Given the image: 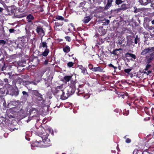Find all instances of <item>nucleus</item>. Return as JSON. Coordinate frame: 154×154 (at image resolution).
<instances>
[{"label": "nucleus", "mask_w": 154, "mask_h": 154, "mask_svg": "<svg viewBox=\"0 0 154 154\" xmlns=\"http://www.w3.org/2000/svg\"><path fill=\"white\" fill-rule=\"evenodd\" d=\"M81 70V72L84 75H85L87 74H88V73L87 71V69L85 67L84 68Z\"/></svg>", "instance_id": "28"}, {"label": "nucleus", "mask_w": 154, "mask_h": 154, "mask_svg": "<svg viewBox=\"0 0 154 154\" xmlns=\"http://www.w3.org/2000/svg\"><path fill=\"white\" fill-rule=\"evenodd\" d=\"M29 61L32 62L33 64H32V66H36L39 62V60L38 59V57H33L31 56L29 58Z\"/></svg>", "instance_id": "5"}, {"label": "nucleus", "mask_w": 154, "mask_h": 154, "mask_svg": "<svg viewBox=\"0 0 154 154\" xmlns=\"http://www.w3.org/2000/svg\"><path fill=\"white\" fill-rule=\"evenodd\" d=\"M4 9L3 8L0 7V12L1 13L2 12Z\"/></svg>", "instance_id": "63"}, {"label": "nucleus", "mask_w": 154, "mask_h": 154, "mask_svg": "<svg viewBox=\"0 0 154 154\" xmlns=\"http://www.w3.org/2000/svg\"><path fill=\"white\" fill-rule=\"evenodd\" d=\"M84 97L86 99H87L88 98L90 97V95L88 94H84L83 95Z\"/></svg>", "instance_id": "45"}, {"label": "nucleus", "mask_w": 154, "mask_h": 154, "mask_svg": "<svg viewBox=\"0 0 154 154\" xmlns=\"http://www.w3.org/2000/svg\"><path fill=\"white\" fill-rule=\"evenodd\" d=\"M38 82V81L37 82L35 80H34V81H31V82H30L29 83L31 84H32L35 85H36Z\"/></svg>", "instance_id": "40"}, {"label": "nucleus", "mask_w": 154, "mask_h": 154, "mask_svg": "<svg viewBox=\"0 0 154 154\" xmlns=\"http://www.w3.org/2000/svg\"><path fill=\"white\" fill-rule=\"evenodd\" d=\"M150 6L153 9H154V2L153 3V2H152L151 3Z\"/></svg>", "instance_id": "54"}, {"label": "nucleus", "mask_w": 154, "mask_h": 154, "mask_svg": "<svg viewBox=\"0 0 154 154\" xmlns=\"http://www.w3.org/2000/svg\"><path fill=\"white\" fill-rule=\"evenodd\" d=\"M112 2L113 0H107V3L104 9H108L111 6Z\"/></svg>", "instance_id": "15"}, {"label": "nucleus", "mask_w": 154, "mask_h": 154, "mask_svg": "<svg viewBox=\"0 0 154 154\" xmlns=\"http://www.w3.org/2000/svg\"><path fill=\"white\" fill-rule=\"evenodd\" d=\"M124 41V40L123 38H121V40L119 42V45H121L122 44V42Z\"/></svg>", "instance_id": "49"}, {"label": "nucleus", "mask_w": 154, "mask_h": 154, "mask_svg": "<svg viewBox=\"0 0 154 154\" xmlns=\"http://www.w3.org/2000/svg\"><path fill=\"white\" fill-rule=\"evenodd\" d=\"M126 54L129 55L130 57L133 58L134 59H135L136 58V56L134 54H131L129 53H126Z\"/></svg>", "instance_id": "33"}, {"label": "nucleus", "mask_w": 154, "mask_h": 154, "mask_svg": "<svg viewBox=\"0 0 154 154\" xmlns=\"http://www.w3.org/2000/svg\"><path fill=\"white\" fill-rule=\"evenodd\" d=\"M123 2L122 0H116L115 3L117 5H119Z\"/></svg>", "instance_id": "36"}, {"label": "nucleus", "mask_w": 154, "mask_h": 154, "mask_svg": "<svg viewBox=\"0 0 154 154\" xmlns=\"http://www.w3.org/2000/svg\"><path fill=\"white\" fill-rule=\"evenodd\" d=\"M41 142H42V140H39L38 139L36 140L35 141L36 143H40Z\"/></svg>", "instance_id": "56"}, {"label": "nucleus", "mask_w": 154, "mask_h": 154, "mask_svg": "<svg viewBox=\"0 0 154 154\" xmlns=\"http://www.w3.org/2000/svg\"><path fill=\"white\" fill-rule=\"evenodd\" d=\"M36 101L39 103H41V104L39 105L41 106H42L43 105L45 104V100L43 99L42 95H41L40 96H38V97H37L36 98Z\"/></svg>", "instance_id": "12"}, {"label": "nucleus", "mask_w": 154, "mask_h": 154, "mask_svg": "<svg viewBox=\"0 0 154 154\" xmlns=\"http://www.w3.org/2000/svg\"><path fill=\"white\" fill-rule=\"evenodd\" d=\"M49 52V49L48 48H46L45 49L44 51L42 52L41 55H42L43 56L46 57L48 55Z\"/></svg>", "instance_id": "17"}, {"label": "nucleus", "mask_w": 154, "mask_h": 154, "mask_svg": "<svg viewBox=\"0 0 154 154\" xmlns=\"http://www.w3.org/2000/svg\"><path fill=\"white\" fill-rule=\"evenodd\" d=\"M152 2H151V0H146V5L149 3H151Z\"/></svg>", "instance_id": "57"}, {"label": "nucleus", "mask_w": 154, "mask_h": 154, "mask_svg": "<svg viewBox=\"0 0 154 154\" xmlns=\"http://www.w3.org/2000/svg\"><path fill=\"white\" fill-rule=\"evenodd\" d=\"M9 32L10 33H14L15 30L14 29H9Z\"/></svg>", "instance_id": "50"}, {"label": "nucleus", "mask_w": 154, "mask_h": 154, "mask_svg": "<svg viewBox=\"0 0 154 154\" xmlns=\"http://www.w3.org/2000/svg\"><path fill=\"white\" fill-rule=\"evenodd\" d=\"M140 38L138 37V36L137 35L136 37L134 39V43L135 44H137L138 42V41H139Z\"/></svg>", "instance_id": "42"}, {"label": "nucleus", "mask_w": 154, "mask_h": 154, "mask_svg": "<svg viewBox=\"0 0 154 154\" xmlns=\"http://www.w3.org/2000/svg\"><path fill=\"white\" fill-rule=\"evenodd\" d=\"M85 83H83L82 84H80L79 85V88H82L85 85Z\"/></svg>", "instance_id": "48"}, {"label": "nucleus", "mask_w": 154, "mask_h": 154, "mask_svg": "<svg viewBox=\"0 0 154 154\" xmlns=\"http://www.w3.org/2000/svg\"><path fill=\"white\" fill-rule=\"evenodd\" d=\"M136 154H143V152H142L140 151H137L136 153Z\"/></svg>", "instance_id": "61"}, {"label": "nucleus", "mask_w": 154, "mask_h": 154, "mask_svg": "<svg viewBox=\"0 0 154 154\" xmlns=\"http://www.w3.org/2000/svg\"><path fill=\"white\" fill-rule=\"evenodd\" d=\"M41 139L44 143L43 146L44 147H48L51 145L50 140L47 136L43 135L41 137Z\"/></svg>", "instance_id": "3"}, {"label": "nucleus", "mask_w": 154, "mask_h": 154, "mask_svg": "<svg viewBox=\"0 0 154 154\" xmlns=\"http://www.w3.org/2000/svg\"><path fill=\"white\" fill-rule=\"evenodd\" d=\"M19 91L18 90H17V91H14L13 93V95H14L16 96H17L19 94Z\"/></svg>", "instance_id": "35"}, {"label": "nucleus", "mask_w": 154, "mask_h": 154, "mask_svg": "<svg viewBox=\"0 0 154 154\" xmlns=\"http://www.w3.org/2000/svg\"><path fill=\"white\" fill-rule=\"evenodd\" d=\"M77 92H76V93L78 95H82L83 96L85 91L84 90H82L81 88H78L77 89Z\"/></svg>", "instance_id": "19"}, {"label": "nucleus", "mask_w": 154, "mask_h": 154, "mask_svg": "<svg viewBox=\"0 0 154 154\" xmlns=\"http://www.w3.org/2000/svg\"><path fill=\"white\" fill-rule=\"evenodd\" d=\"M127 136V135H126L124 137V139H126L125 142L127 143H130L131 142V140L130 138H126Z\"/></svg>", "instance_id": "32"}, {"label": "nucleus", "mask_w": 154, "mask_h": 154, "mask_svg": "<svg viewBox=\"0 0 154 154\" xmlns=\"http://www.w3.org/2000/svg\"><path fill=\"white\" fill-rule=\"evenodd\" d=\"M131 69H124V72L127 74H129L131 71Z\"/></svg>", "instance_id": "44"}, {"label": "nucleus", "mask_w": 154, "mask_h": 154, "mask_svg": "<svg viewBox=\"0 0 154 154\" xmlns=\"http://www.w3.org/2000/svg\"><path fill=\"white\" fill-rule=\"evenodd\" d=\"M127 103V104L129 106H132V102H131L130 103Z\"/></svg>", "instance_id": "62"}, {"label": "nucleus", "mask_w": 154, "mask_h": 154, "mask_svg": "<svg viewBox=\"0 0 154 154\" xmlns=\"http://www.w3.org/2000/svg\"><path fill=\"white\" fill-rule=\"evenodd\" d=\"M122 49L121 48L119 49H116L112 51H110V53L111 54H113L114 55H117L119 53L118 51L119 50H122Z\"/></svg>", "instance_id": "18"}, {"label": "nucleus", "mask_w": 154, "mask_h": 154, "mask_svg": "<svg viewBox=\"0 0 154 154\" xmlns=\"http://www.w3.org/2000/svg\"><path fill=\"white\" fill-rule=\"evenodd\" d=\"M37 33L43 36L45 35V32L43 28L41 26H38L36 29Z\"/></svg>", "instance_id": "9"}, {"label": "nucleus", "mask_w": 154, "mask_h": 154, "mask_svg": "<svg viewBox=\"0 0 154 154\" xmlns=\"http://www.w3.org/2000/svg\"><path fill=\"white\" fill-rule=\"evenodd\" d=\"M47 60H49V62H51V61L52 60V57H51V56H48V58Z\"/></svg>", "instance_id": "51"}, {"label": "nucleus", "mask_w": 154, "mask_h": 154, "mask_svg": "<svg viewBox=\"0 0 154 154\" xmlns=\"http://www.w3.org/2000/svg\"><path fill=\"white\" fill-rule=\"evenodd\" d=\"M1 91L2 93V94H5V90H4V88H1L0 89V91Z\"/></svg>", "instance_id": "53"}, {"label": "nucleus", "mask_w": 154, "mask_h": 154, "mask_svg": "<svg viewBox=\"0 0 154 154\" xmlns=\"http://www.w3.org/2000/svg\"><path fill=\"white\" fill-rule=\"evenodd\" d=\"M79 68L80 69L82 70L85 67H84L82 65H80L79 66Z\"/></svg>", "instance_id": "59"}, {"label": "nucleus", "mask_w": 154, "mask_h": 154, "mask_svg": "<svg viewBox=\"0 0 154 154\" xmlns=\"http://www.w3.org/2000/svg\"><path fill=\"white\" fill-rule=\"evenodd\" d=\"M88 68L90 70H91L92 71L94 69V66L93 64L91 63H90L88 65Z\"/></svg>", "instance_id": "39"}, {"label": "nucleus", "mask_w": 154, "mask_h": 154, "mask_svg": "<svg viewBox=\"0 0 154 154\" xmlns=\"http://www.w3.org/2000/svg\"><path fill=\"white\" fill-rule=\"evenodd\" d=\"M54 92L55 94L58 96V97L60 96V99L62 100H65L66 99H64V97L65 96V94L63 91L62 85L57 87Z\"/></svg>", "instance_id": "2"}, {"label": "nucleus", "mask_w": 154, "mask_h": 154, "mask_svg": "<svg viewBox=\"0 0 154 154\" xmlns=\"http://www.w3.org/2000/svg\"><path fill=\"white\" fill-rule=\"evenodd\" d=\"M153 51H154V46L152 47L146 48L142 51L140 54L144 56L149 52Z\"/></svg>", "instance_id": "4"}, {"label": "nucleus", "mask_w": 154, "mask_h": 154, "mask_svg": "<svg viewBox=\"0 0 154 154\" xmlns=\"http://www.w3.org/2000/svg\"><path fill=\"white\" fill-rule=\"evenodd\" d=\"M23 96L26 98H27L29 97V94L28 93L25 91H23L22 92Z\"/></svg>", "instance_id": "34"}, {"label": "nucleus", "mask_w": 154, "mask_h": 154, "mask_svg": "<svg viewBox=\"0 0 154 154\" xmlns=\"http://www.w3.org/2000/svg\"><path fill=\"white\" fill-rule=\"evenodd\" d=\"M63 22H55L54 23V28H57V27L62 26L63 24Z\"/></svg>", "instance_id": "26"}, {"label": "nucleus", "mask_w": 154, "mask_h": 154, "mask_svg": "<svg viewBox=\"0 0 154 154\" xmlns=\"http://www.w3.org/2000/svg\"><path fill=\"white\" fill-rule=\"evenodd\" d=\"M47 45V42L45 41H43L42 39V38L41 39V42L39 46V48L40 49L42 48L43 49L47 48L48 47Z\"/></svg>", "instance_id": "11"}, {"label": "nucleus", "mask_w": 154, "mask_h": 154, "mask_svg": "<svg viewBox=\"0 0 154 154\" xmlns=\"http://www.w3.org/2000/svg\"><path fill=\"white\" fill-rule=\"evenodd\" d=\"M77 84L76 80H73L70 81L69 85V88L67 89L65 96L64 99H67L69 96L72 95L75 92L76 90V85Z\"/></svg>", "instance_id": "1"}, {"label": "nucleus", "mask_w": 154, "mask_h": 154, "mask_svg": "<svg viewBox=\"0 0 154 154\" xmlns=\"http://www.w3.org/2000/svg\"><path fill=\"white\" fill-rule=\"evenodd\" d=\"M93 72H103V69L101 68L100 66H98L97 67H94V68L93 70Z\"/></svg>", "instance_id": "20"}, {"label": "nucleus", "mask_w": 154, "mask_h": 154, "mask_svg": "<svg viewBox=\"0 0 154 154\" xmlns=\"http://www.w3.org/2000/svg\"><path fill=\"white\" fill-rule=\"evenodd\" d=\"M49 62L48 60H45L44 62V64L45 65L47 64L48 63V62Z\"/></svg>", "instance_id": "55"}, {"label": "nucleus", "mask_w": 154, "mask_h": 154, "mask_svg": "<svg viewBox=\"0 0 154 154\" xmlns=\"http://www.w3.org/2000/svg\"><path fill=\"white\" fill-rule=\"evenodd\" d=\"M6 10L9 14H13L16 11V7L14 6H9L7 8Z\"/></svg>", "instance_id": "10"}, {"label": "nucleus", "mask_w": 154, "mask_h": 154, "mask_svg": "<svg viewBox=\"0 0 154 154\" xmlns=\"http://www.w3.org/2000/svg\"><path fill=\"white\" fill-rule=\"evenodd\" d=\"M30 52L33 54L31 56L38 57L39 51L36 49L35 47L31 48L30 49Z\"/></svg>", "instance_id": "7"}, {"label": "nucleus", "mask_w": 154, "mask_h": 154, "mask_svg": "<svg viewBox=\"0 0 154 154\" xmlns=\"http://www.w3.org/2000/svg\"><path fill=\"white\" fill-rule=\"evenodd\" d=\"M136 102V101L134 100V101L132 102V103L134 104L135 105V106L137 108L140 109V110L142 109V107L138 105L137 104V102Z\"/></svg>", "instance_id": "31"}, {"label": "nucleus", "mask_w": 154, "mask_h": 154, "mask_svg": "<svg viewBox=\"0 0 154 154\" xmlns=\"http://www.w3.org/2000/svg\"><path fill=\"white\" fill-rule=\"evenodd\" d=\"M65 38L66 41L68 42H70L72 40L71 38L69 36H65Z\"/></svg>", "instance_id": "41"}, {"label": "nucleus", "mask_w": 154, "mask_h": 154, "mask_svg": "<svg viewBox=\"0 0 154 154\" xmlns=\"http://www.w3.org/2000/svg\"><path fill=\"white\" fill-rule=\"evenodd\" d=\"M85 5V2H82L80 3V7H82V8H82L84 7V6Z\"/></svg>", "instance_id": "47"}, {"label": "nucleus", "mask_w": 154, "mask_h": 154, "mask_svg": "<svg viewBox=\"0 0 154 154\" xmlns=\"http://www.w3.org/2000/svg\"><path fill=\"white\" fill-rule=\"evenodd\" d=\"M108 66L109 67H112L114 69V72H116V69H117V67H116V66H114L111 63H110L109 64Z\"/></svg>", "instance_id": "37"}, {"label": "nucleus", "mask_w": 154, "mask_h": 154, "mask_svg": "<svg viewBox=\"0 0 154 154\" xmlns=\"http://www.w3.org/2000/svg\"><path fill=\"white\" fill-rule=\"evenodd\" d=\"M11 72H8L7 74V75H9V77L10 79H11L12 78V76H11Z\"/></svg>", "instance_id": "52"}, {"label": "nucleus", "mask_w": 154, "mask_h": 154, "mask_svg": "<svg viewBox=\"0 0 154 154\" xmlns=\"http://www.w3.org/2000/svg\"><path fill=\"white\" fill-rule=\"evenodd\" d=\"M151 23L152 24L154 25V19L151 21Z\"/></svg>", "instance_id": "64"}, {"label": "nucleus", "mask_w": 154, "mask_h": 154, "mask_svg": "<svg viewBox=\"0 0 154 154\" xmlns=\"http://www.w3.org/2000/svg\"><path fill=\"white\" fill-rule=\"evenodd\" d=\"M149 64V63H147V64L146 66V68L144 70L146 71H148L149 68L151 66V65Z\"/></svg>", "instance_id": "43"}, {"label": "nucleus", "mask_w": 154, "mask_h": 154, "mask_svg": "<svg viewBox=\"0 0 154 154\" xmlns=\"http://www.w3.org/2000/svg\"><path fill=\"white\" fill-rule=\"evenodd\" d=\"M63 51L66 53L69 52L70 51V49L68 45H66L63 49Z\"/></svg>", "instance_id": "22"}, {"label": "nucleus", "mask_w": 154, "mask_h": 154, "mask_svg": "<svg viewBox=\"0 0 154 154\" xmlns=\"http://www.w3.org/2000/svg\"><path fill=\"white\" fill-rule=\"evenodd\" d=\"M32 92L33 94L37 97H38V96H40L42 95L37 90H33L32 91Z\"/></svg>", "instance_id": "24"}, {"label": "nucleus", "mask_w": 154, "mask_h": 154, "mask_svg": "<svg viewBox=\"0 0 154 154\" xmlns=\"http://www.w3.org/2000/svg\"><path fill=\"white\" fill-rule=\"evenodd\" d=\"M35 17L34 15L32 14H28L26 16V20L27 23L33 24V21L34 20Z\"/></svg>", "instance_id": "6"}, {"label": "nucleus", "mask_w": 154, "mask_h": 154, "mask_svg": "<svg viewBox=\"0 0 154 154\" xmlns=\"http://www.w3.org/2000/svg\"><path fill=\"white\" fill-rule=\"evenodd\" d=\"M4 82L6 83V84H5V85H8V84H7V83H8V79H4Z\"/></svg>", "instance_id": "58"}, {"label": "nucleus", "mask_w": 154, "mask_h": 154, "mask_svg": "<svg viewBox=\"0 0 154 154\" xmlns=\"http://www.w3.org/2000/svg\"><path fill=\"white\" fill-rule=\"evenodd\" d=\"M148 30L150 32L151 35H154V27L148 25L147 26Z\"/></svg>", "instance_id": "16"}, {"label": "nucleus", "mask_w": 154, "mask_h": 154, "mask_svg": "<svg viewBox=\"0 0 154 154\" xmlns=\"http://www.w3.org/2000/svg\"><path fill=\"white\" fill-rule=\"evenodd\" d=\"M55 18L57 20H64V18L63 17L60 15H57L55 17Z\"/></svg>", "instance_id": "29"}, {"label": "nucleus", "mask_w": 154, "mask_h": 154, "mask_svg": "<svg viewBox=\"0 0 154 154\" xmlns=\"http://www.w3.org/2000/svg\"><path fill=\"white\" fill-rule=\"evenodd\" d=\"M26 64V62L23 61V62L20 61L18 62V64L19 66H20L22 67H24L25 66V64Z\"/></svg>", "instance_id": "30"}, {"label": "nucleus", "mask_w": 154, "mask_h": 154, "mask_svg": "<svg viewBox=\"0 0 154 154\" xmlns=\"http://www.w3.org/2000/svg\"><path fill=\"white\" fill-rule=\"evenodd\" d=\"M146 0H139V2L142 5H146Z\"/></svg>", "instance_id": "27"}, {"label": "nucleus", "mask_w": 154, "mask_h": 154, "mask_svg": "<svg viewBox=\"0 0 154 154\" xmlns=\"http://www.w3.org/2000/svg\"><path fill=\"white\" fill-rule=\"evenodd\" d=\"M90 17L89 16L85 17L83 20V22L85 23H88L91 20Z\"/></svg>", "instance_id": "21"}, {"label": "nucleus", "mask_w": 154, "mask_h": 154, "mask_svg": "<svg viewBox=\"0 0 154 154\" xmlns=\"http://www.w3.org/2000/svg\"><path fill=\"white\" fill-rule=\"evenodd\" d=\"M6 43V42L3 40H0V45H5Z\"/></svg>", "instance_id": "46"}, {"label": "nucleus", "mask_w": 154, "mask_h": 154, "mask_svg": "<svg viewBox=\"0 0 154 154\" xmlns=\"http://www.w3.org/2000/svg\"><path fill=\"white\" fill-rule=\"evenodd\" d=\"M74 63L72 62H69L67 63V66L69 67H72Z\"/></svg>", "instance_id": "38"}, {"label": "nucleus", "mask_w": 154, "mask_h": 154, "mask_svg": "<svg viewBox=\"0 0 154 154\" xmlns=\"http://www.w3.org/2000/svg\"><path fill=\"white\" fill-rule=\"evenodd\" d=\"M128 8V5L125 4H123L121 6L120 9L121 10H125Z\"/></svg>", "instance_id": "23"}, {"label": "nucleus", "mask_w": 154, "mask_h": 154, "mask_svg": "<svg viewBox=\"0 0 154 154\" xmlns=\"http://www.w3.org/2000/svg\"><path fill=\"white\" fill-rule=\"evenodd\" d=\"M104 41H103L102 39H101L100 40V41L99 42V44H101L102 43H103Z\"/></svg>", "instance_id": "60"}, {"label": "nucleus", "mask_w": 154, "mask_h": 154, "mask_svg": "<svg viewBox=\"0 0 154 154\" xmlns=\"http://www.w3.org/2000/svg\"><path fill=\"white\" fill-rule=\"evenodd\" d=\"M72 75H70L65 76L63 77L62 81L63 82L64 81L66 83L67 82H69L70 80H71L72 78Z\"/></svg>", "instance_id": "14"}, {"label": "nucleus", "mask_w": 154, "mask_h": 154, "mask_svg": "<svg viewBox=\"0 0 154 154\" xmlns=\"http://www.w3.org/2000/svg\"><path fill=\"white\" fill-rule=\"evenodd\" d=\"M146 63H149L154 59V57L151 53L148 54L146 57Z\"/></svg>", "instance_id": "8"}, {"label": "nucleus", "mask_w": 154, "mask_h": 154, "mask_svg": "<svg viewBox=\"0 0 154 154\" xmlns=\"http://www.w3.org/2000/svg\"><path fill=\"white\" fill-rule=\"evenodd\" d=\"M9 104L10 103L9 102H7V103H6L5 100H4V102L3 104L4 107L5 108V109L9 108Z\"/></svg>", "instance_id": "25"}, {"label": "nucleus", "mask_w": 154, "mask_h": 154, "mask_svg": "<svg viewBox=\"0 0 154 154\" xmlns=\"http://www.w3.org/2000/svg\"><path fill=\"white\" fill-rule=\"evenodd\" d=\"M30 115L32 116H36L38 113V110L34 108H32L29 110Z\"/></svg>", "instance_id": "13"}]
</instances>
